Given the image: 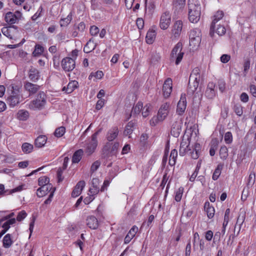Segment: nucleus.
<instances>
[{
    "label": "nucleus",
    "mask_w": 256,
    "mask_h": 256,
    "mask_svg": "<svg viewBox=\"0 0 256 256\" xmlns=\"http://www.w3.org/2000/svg\"><path fill=\"white\" fill-rule=\"evenodd\" d=\"M188 20L192 23L198 22L200 17L201 6L196 0L188 3Z\"/></svg>",
    "instance_id": "obj_1"
},
{
    "label": "nucleus",
    "mask_w": 256,
    "mask_h": 256,
    "mask_svg": "<svg viewBox=\"0 0 256 256\" xmlns=\"http://www.w3.org/2000/svg\"><path fill=\"white\" fill-rule=\"evenodd\" d=\"M182 50V44L179 42L174 46L170 52V60L171 62H174L176 65L180 64L184 55Z\"/></svg>",
    "instance_id": "obj_2"
},
{
    "label": "nucleus",
    "mask_w": 256,
    "mask_h": 256,
    "mask_svg": "<svg viewBox=\"0 0 256 256\" xmlns=\"http://www.w3.org/2000/svg\"><path fill=\"white\" fill-rule=\"evenodd\" d=\"M199 29L195 28L190 30L189 35L190 45L193 48H197L201 42V34Z\"/></svg>",
    "instance_id": "obj_3"
},
{
    "label": "nucleus",
    "mask_w": 256,
    "mask_h": 256,
    "mask_svg": "<svg viewBox=\"0 0 256 256\" xmlns=\"http://www.w3.org/2000/svg\"><path fill=\"white\" fill-rule=\"evenodd\" d=\"M102 132V128L98 130L91 137L90 141L88 143L85 152L88 156L91 155L95 150L98 146L97 136Z\"/></svg>",
    "instance_id": "obj_4"
},
{
    "label": "nucleus",
    "mask_w": 256,
    "mask_h": 256,
    "mask_svg": "<svg viewBox=\"0 0 256 256\" xmlns=\"http://www.w3.org/2000/svg\"><path fill=\"white\" fill-rule=\"evenodd\" d=\"M22 16V14L19 10H16L14 12H9L6 14L4 20L7 23L12 24L18 22Z\"/></svg>",
    "instance_id": "obj_5"
},
{
    "label": "nucleus",
    "mask_w": 256,
    "mask_h": 256,
    "mask_svg": "<svg viewBox=\"0 0 256 256\" xmlns=\"http://www.w3.org/2000/svg\"><path fill=\"white\" fill-rule=\"evenodd\" d=\"M224 14L222 11L218 10L214 15V19L212 20L210 30V36L212 38H214V30L216 27V24L219 20L222 19L224 17Z\"/></svg>",
    "instance_id": "obj_6"
},
{
    "label": "nucleus",
    "mask_w": 256,
    "mask_h": 256,
    "mask_svg": "<svg viewBox=\"0 0 256 256\" xmlns=\"http://www.w3.org/2000/svg\"><path fill=\"white\" fill-rule=\"evenodd\" d=\"M171 22V14L169 12H163L161 16L160 26L162 29L166 30L169 26Z\"/></svg>",
    "instance_id": "obj_7"
},
{
    "label": "nucleus",
    "mask_w": 256,
    "mask_h": 256,
    "mask_svg": "<svg viewBox=\"0 0 256 256\" xmlns=\"http://www.w3.org/2000/svg\"><path fill=\"white\" fill-rule=\"evenodd\" d=\"M62 66L64 71L70 72L75 68L76 62L73 58L66 57L62 59Z\"/></svg>",
    "instance_id": "obj_8"
},
{
    "label": "nucleus",
    "mask_w": 256,
    "mask_h": 256,
    "mask_svg": "<svg viewBox=\"0 0 256 256\" xmlns=\"http://www.w3.org/2000/svg\"><path fill=\"white\" fill-rule=\"evenodd\" d=\"M190 138L188 136L186 138L184 136L180 144L179 150V154L181 156H184L190 149L189 148L190 144Z\"/></svg>",
    "instance_id": "obj_9"
},
{
    "label": "nucleus",
    "mask_w": 256,
    "mask_h": 256,
    "mask_svg": "<svg viewBox=\"0 0 256 256\" xmlns=\"http://www.w3.org/2000/svg\"><path fill=\"white\" fill-rule=\"evenodd\" d=\"M186 107V96L184 94H182L180 96V100L178 101L176 112L178 114L182 116L185 112Z\"/></svg>",
    "instance_id": "obj_10"
},
{
    "label": "nucleus",
    "mask_w": 256,
    "mask_h": 256,
    "mask_svg": "<svg viewBox=\"0 0 256 256\" xmlns=\"http://www.w3.org/2000/svg\"><path fill=\"white\" fill-rule=\"evenodd\" d=\"M28 78L30 81L36 82L40 78V72L38 69L33 66H30L28 70Z\"/></svg>",
    "instance_id": "obj_11"
},
{
    "label": "nucleus",
    "mask_w": 256,
    "mask_h": 256,
    "mask_svg": "<svg viewBox=\"0 0 256 256\" xmlns=\"http://www.w3.org/2000/svg\"><path fill=\"white\" fill-rule=\"evenodd\" d=\"M186 5V0H174L172 2V10L175 14L182 12Z\"/></svg>",
    "instance_id": "obj_12"
},
{
    "label": "nucleus",
    "mask_w": 256,
    "mask_h": 256,
    "mask_svg": "<svg viewBox=\"0 0 256 256\" xmlns=\"http://www.w3.org/2000/svg\"><path fill=\"white\" fill-rule=\"evenodd\" d=\"M170 110V104L168 102L163 104L160 107L158 116L160 121H163L168 115Z\"/></svg>",
    "instance_id": "obj_13"
},
{
    "label": "nucleus",
    "mask_w": 256,
    "mask_h": 256,
    "mask_svg": "<svg viewBox=\"0 0 256 256\" xmlns=\"http://www.w3.org/2000/svg\"><path fill=\"white\" fill-rule=\"evenodd\" d=\"M172 80L168 78L164 82L162 86L163 94L165 98L170 96L172 91Z\"/></svg>",
    "instance_id": "obj_14"
},
{
    "label": "nucleus",
    "mask_w": 256,
    "mask_h": 256,
    "mask_svg": "<svg viewBox=\"0 0 256 256\" xmlns=\"http://www.w3.org/2000/svg\"><path fill=\"white\" fill-rule=\"evenodd\" d=\"M183 24L180 20L176 21L172 26V34L175 38H178L182 31Z\"/></svg>",
    "instance_id": "obj_15"
},
{
    "label": "nucleus",
    "mask_w": 256,
    "mask_h": 256,
    "mask_svg": "<svg viewBox=\"0 0 256 256\" xmlns=\"http://www.w3.org/2000/svg\"><path fill=\"white\" fill-rule=\"evenodd\" d=\"M24 88L26 90L29 92L30 95H32L35 94L38 90L40 86L29 82H24Z\"/></svg>",
    "instance_id": "obj_16"
},
{
    "label": "nucleus",
    "mask_w": 256,
    "mask_h": 256,
    "mask_svg": "<svg viewBox=\"0 0 256 256\" xmlns=\"http://www.w3.org/2000/svg\"><path fill=\"white\" fill-rule=\"evenodd\" d=\"M115 156L112 154L110 148V144L108 142L103 147L102 150V156L106 160H112V158Z\"/></svg>",
    "instance_id": "obj_17"
},
{
    "label": "nucleus",
    "mask_w": 256,
    "mask_h": 256,
    "mask_svg": "<svg viewBox=\"0 0 256 256\" xmlns=\"http://www.w3.org/2000/svg\"><path fill=\"white\" fill-rule=\"evenodd\" d=\"M118 133L119 130L118 126H113L108 131L106 138L108 142H112L117 138Z\"/></svg>",
    "instance_id": "obj_18"
},
{
    "label": "nucleus",
    "mask_w": 256,
    "mask_h": 256,
    "mask_svg": "<svg viewBox=\"0 0 256 256\" xmlns=\"http://www.w3.org/2000/svg\"><path fill=\"white\" fill-rule=\"evenodd\" d=\"M216 84L212 82H210L207 86L205 92L206 96L210 99L213 98L216 94V90L215 89Z\"/></svg>",
    "instance_id": "obj_19"
},
{
    "label": "nucleus",
    "mask_w": 256,
    "mask_h": 256,
    "mask_svg": "<svg viewBox=\"0 0 256 256\" xmlns=\"http://www.w3.org/2000/svg\"><path fill=\"white\" fill-rule=\"evenodd\" d=\"M22 98L23 97L8 96L6 98V102L10 107L14 108L22 102Z\"/></svg>",
    "instance_id": "obj_20"
},
{
    "label": "nucleus",
    "mask_w": 256,
    "mask_h": 256,
    "mask_svg": "<svg viewBox=\"0 0 256 256\" xmlns=\"http://www.w3.org/2000/svg\"><path fill=\"white\" fill-rule=\"evenodd\" d=\"M46 104V102H41L40 100L35 99L30 102L28 107L32 110H40L44 108Z\"/></svg>",
    "instance_id": "obj_21"
},
{
    "label": "nucleus",
    "mask_w": 256,
    "mask_h": 256,
    "mask_svg": "<svg viewBox=\"0 0 256 256\" xmlns=\"http://www.w3.org/2000/svg\"><path fill=\"white\" fill-rule=\"evenodd\" d=\"M52 186L51 184H48L45 186H42L37 190V196L38 197H42L45 196L48 192L52 190Z\"/></svg>",
    "instance_id": "obj_22"
},
{
    "label": "nucleus",
    "mask_w": 256,
    "mask_h": 256,
    "mask_svg": "<svg viewBox=\"0 0 256 256\" xmlns=\"http://www.w3.org/2000/svg\"><path fill=\"white\" fill-rule=\"evenodd\" d=\"M10 93L9 96H14L17 97H22L21 93L20 87L16 84H13L10 86Z\"/></svg>",
    "instance_id": "obj_23"
},
{
    "label": "nucleus",
    "mask_w": 256,
    "mask_h": 256,
    "mask_svg": "<svg viewBox=\"0 0 256 256\" xmlns=\"http://www.w3.org/2000/svg\"><path fill=\"white\" fill-rule=\"evenodd\" d=\"M138 230L137 226H134L128 232V234L126 236L124 239V242L125 244H128L133 238L135 236Z\"/></svg>",
    "instance_id": "obj_24"
},
{
    "label": "nucleus",
    "mask_w": 256,
    "mask_h": 256,
    "mask_svg": "<svg viewBox=\"0 0 256 256\" xmlns=\"http://www.w3.org/2000/svg\"><path fill=\"white\" fill-rule=\"evenodd\" d=\"M87 226L92 229L95 230L98 228V224L97 218L92 216H89L86 220Z\"/></svg>",
    "instance_id": "obj_25"
},
{
    "label": "nucleus",
    "mask_w": 256,
    "mask_h": 256,
    "mask_svg": "<svg viewBox=\"0 0 256 256\" xmlns=\"http://www.w3.org/2000/svg\"><path fill=\"white\" fill-rule=\"evenodd\" d=\"M136 122L135 120H132L129 122L124 129V134L125 136L130 135L132 134L134 129L136 128Z\"/></svg>",
    "instance_id": "obj_26"
},
{
    "label": "nucleus",
    "mask_w": 256,
    "mask_h": 256,
    "mask_svg": "<svg viewBox=\"0 0 256 256\" xmlns=\"http://www.w3.org/2000/svg\"><path fill=\"white\" fill-rule=\"evenodd\" d=\"M181 124L178 122H174L172 126L170 133L174 137L178 138L181 132Z\"/></svg>",
    "instance_id": "obj_27"
},
{
    "label": "nucleus",
    "mask_w": 256,
    "mask_h": 256,
    "mask_svg": "<svg viewBox=\"0 0 256 256\" xmlns=\"http://www.w3.org/2000/svg\"><path fill=\"white\" fill-rule=\"evenodd\" d=\"M78 86V82L76 80L70 82L66 87L64 86L62 88V91H65L67 94L72 93Z\"/></svg>",
    "instance_id": "obj_28"
},
{
    "label": "nucleus",
    "mask_w": 256,
    "mask_h": 256,
    "mask_svg": "<svg viewBox=\"0 0 256 256\" xmlns=\"http://www.w3.org/2000/svg\"><path fill=\"white\" fill-rule=\"evenodd\" d=\"M99 180L96 178H94L92 180V187L89 190V192L92 195H96L99 192L98 187Z\"/></svg>",
    "instance_id": "obj_29"
},
{
    "label": "nucleus",
    "mask_w": 256,
    "mask_h": 256,
    "mask_svg": "<svg viewBox=\"0 0 256 256\" xmlns=\"http://www.w3.org/2000/svg\"><path fill=\"white\" fill-rule=\"evenodd\" d=\"M204 210L207 213L208 217L209 218H212L214 217L215 210L214 208L211 206L208 202H206L204 206Z\"/></svg>",
    "instance_id": "obj_30"
},
{
    "label": "nucleus",
    "mask_w": 256,
    "mask_h": 256,
    "mask_svg": "<svg viewBox=\"0 0 256 256\" xmlns=\"http://www.w3.org/2000/svg\"><path fill=\"white\" fill-rule=\"evenodd\" d=\"M154 2L153 1H150L149 2H146L145 14L150 16L152 15L155 8Z\"/></svg>",
    "instance_id": "obj_31"
},
{
    "label": "nucleus",
    "mask_w": 256,
    "mask_h": 256,
    "mask_svg": "<svg viewBox=\"0 0 256 256\" xmlns=\"http://www.w3.org/2000/svg\"><path fill=\"white\" fill-rule=\"evenodd\" d=\"M46 140L47 138L45 136H40L35 140V146L38 148H42L44 146Z\"/></svg>",
    "instance_id": "obj_32"
},
{
    "label": "nucleus",
    "mask_w": 256,
    "mask_h": 256,
    "mask_svg": "<svg viewBox=\"0 0 256 256\" xmlns=\"http://www.w3.org/2000/svg\"><path fill=\"white\" fill-rule=\"evenodd\" d=\"M142 102H138L132 108L131 113L127 118V120H128L132 116V114L133 115H136L139 114L142 108Z\"/></svg>",
    "instance_id": "obj_33"
},
{
    "label": "nucleus",
    "mask_w": 256,
    "mask_h": 256,
    "mask_svg": "<svg viewBox=\"0 0 256 256\" xmlns=\"http://www.w3.org/2000/svg\"><path fill=\"white\" fill-rule=\"evenodd\" d=\"M13 243L10 234H6L3 238L2 245L4 248H9Z\"/></svg>",
    "instance_id": "obj_34"
},
{
    "label": "nucleus",
    "mask_w": 256,
    "mask_h": 256,
    "mask_svg": "<svg viewBox=\"0 0 256 256\" xmlns=\"http://www.w3.org/2000/svg\"><path fill=\"white\" fill-rule=\"evenodd\" d=\"M84 151L82 149H79L76 151L72 157V163H78L81 160Z\"/></svg>",
    "instance_id": "obj_35"
},
{
    "label": "nucleus",
    "mask_w": 256,
    "mask_h": 256,
    "mask_svg": "<svg viewBox=\"0 0 256 256\" xmlns=\"http://www.w3.org/2000/svg\"><path fill=\"white\" fill-rule=\"evenodd\" d=\"M218 140L217 139L212 140L210 142V156H214L216 151L218 149Z\"/></svg>",
    "instance_id": "obj_36"
},
{
    "label": "nucleus",
    "mask_w": 256,
    "mask_h": 256,
    "mask_svg": "<svg viewBox=\"0 0 256 256\" xmlns=\"http://www.w3.org/2000/svg\"><path fill=\"white\" fill-rule=\"evenodd\" d=\"M223 167L224 164H220L217 166L212 176V178L213 180H216L220 176L221 174Z\"/></svg>",
    "instance_id": "obj_37"
},
{
    "label": "nucleus",
    "mask_w": 256,
    "mask_h": 256,
    "mask_svg": "<svg viewBox=\"0 0 256 256\" xmlns=\"http://www.w3.org/2000/svg\"><path fill=\"white\" fill-rule=\"evenodd\" d=\"M44 48L40 44H36L34 50L32 52V56L34 57L40 56L44 52Z\"/></svg>",
    "instance_id": "obj_38"
},
{
    "label": "nucleus",
    "mask_w": 256,
    "mask_h": 256,
    "mask_svg": "<svg viewBox=\"0 0 256 256\" xmlns=\"http://www.w3.org/2000/svg\"><path fill=\"white\" fill-rule=\"evenodd\" d=\"M156 38V32L154 30H149L146 34V40L148 44H152L154 42Z\"/></svg>",
    "instance_id": "obj_39"
},
{
    "label": "nucleus",
    "mask_w": 256,
    "mask_h": 256,
    "mask_svg": "<svg viewBox=\"0 0 256 256\" xmlns=\"http://www.w3.org/2000/svg\"><path fill=\"white\" fill-rule=\"evenodd\" d=\"M219 154L220 158L223 160H226L228 158V155L227 147L224 145L221 146Z\"/></svg>",
    "instance_id": "obj_40"
},
{
    "label": "nucleus",
    "mask_w": 256,
    "mask_h": 256,
    "mask_svg": "<svg viewBox=\"0 0 256 256\" xmlns=\"http://www.w3.org/2000/svg\"><path fill=\"white\" fill-rule=\"evenodd\" d=\"M22 148L24 153L29 154L32 151L34 146L32 144L28 142H24L22 144Z\"/></svg>",
    "instance_id": "obj_41"
},
{
    "label": "nucleus",
    "mask_w": 256,
    "mask_h": 256,
    "mask_svg": "<svg viewBox=\"0 0 256 256\" xmlns=\"http://www.w3.org/2000/svg\"><path fill=\"white\" fill-rule=\"evenodd\" d=\"M226 29L223 25L216 24L214 32H216L218 36H222L225 34Z\"/></svg>",
    "instance_id": "obj_42"
},
{
    "label": "nucleus",
    "mask_w": 256,
    "mask_h": 256,
    "mask_svg": "<svg viewBox=\"0 0 256 256\" xmlns=\"http://www.w3.org/2000/svg\"><path fill=\"white\" fill-rule=\"evenodd\" d=\"M16 26H12L10 27H4L2 28V32L4 35L8 37L10 39L12 38V35L11 34V29L12 28H15Z\"/></svg>",
    "instance_id": "obj_43"
},
{
    "label": "nucleus",
    "mask_w": 256,
    "mask_h": 256,
    "mask_svg": "<svg viewBox=\"0 0 256 256\" xmlns=\"http://www.w3.org/2000/svg\"><path fill=\"white\" fill-rule=\"evenodd\" d=\"M160 55L159 53L156 52H154L151 53L150 60L152 64H156L160 61Z\"/></svg>",
    "instance_id": "obj_44"
},
{
    "label": "nucleus",
    "mask_w": 256,
    "mask_h": 256,
    "mask_svg": "<svg viewBox=\"0 0 256 256\" xmlns=\"http://www.w3.org/2000/svg\"><path fill=\"white\" fill-rule=\"evenodd\" d=\"M17 114L18 118L21 120H26L29 116L28 112L24 110H19Z\"/></svg>",
    "instance_id": "obj_45"
},
{
    "label": "nucleus",
    "mask_w": 256,
    "mask_h": 256,
    "mask_svg": "<svg viewBox=\"0 0 256 256\" xmlns=\"http://www.w3.org/2000/svg\"><path fill=\"white\" fill-rule=\"evenodd\" d=\"M72 19V16L70 14H69L66 18L62 19L60 21V25L61 26H67L71 22Z\"/></svg>",
    "instance_id": "obj_46"
},
{
    "label": "nucleus",
    "mask_w": 256,
    "mask_h": 256,
    "mask_svg": "<svg viewBox=\"0 0 256 256\" xmlns=\"http://www.w3.org/2000/svg\"><path fill=\"white\" fill-rule=\"evenodd\" d=\"M66 132V128L64 126L59 127L55 130L54 136L57 138L62 136Z\"/></svg>",
    "instance_id": "obj_47"
},
{
    "label": "nucleus",
    "mask_w": 256,
    "mask_h": 256,
    "mask_svg": "<svg viewBox=\"0 0 256 256\" xmlns=\"http://www.w3.org/2000/svg\"><path fill=\"white\" fill-rule=\"evenodd\" d=\"M184 192V188L180 187L176 192L175 200L177 202L180 201Z\"/></svg>",
    "instance_id": "obj_48"
},
{
    "label": "nucleus",
    "mask_w": 256,
    "mask_h": 256,
    "mask_svg": "<svg viewBox=\"0 0 256 256\" xmlns=\"http://www.w3.org/2000/svg\"><path fill=\"white\" fill-rule=\"evenodd\" d=\"M234 110L238 116H242L243 114L242 107L240 104H236L234 106Z\"/></svg>",
    "instance_id": "obj_49"
},
{
    "label": "nucleus",
    "mask_w": 256,
    "mask_h": 256,
    "mask_svg": "<svg viewBox=\"0 0 256 256\" xmlns=\"http://www.w3.org/2000/svg\"><path fill=\"white\" fill-rule=\"evenodd\" d=\"M224 142L226 144H230L233 140L232 135L231 132H226L224 136Z\"/></svg>",
    "instance_id": "obj_50"
},
{
    "label": "nucleus",
    "mask_w": 256,
    "mask_h": 256,
    "mask_svg": "<svg viewBox=\"0 0 256 256\" xmlns=\"http://www.w3.org/2000/svg\"><path fill=\"white\" fill-rule=\"evenodd\" d=\"M38 185L40 186H45L49 184V178L47 176H41L38 178Z\"/></svg>",
    "instance_id": "obj_51"
},
{
    "label": "nucleus",
    "mask_w": 256,
    "mask_h": 256,
    "mask_svg": "<svg viewBox=\"0 0 256 256\" xmlns=\"http://www.w3.org/2000/svg\"><path fill=\"white\" fill-rule=\"evenodd\" d=\"M120 147V144L118 142H114L112 146H110L111 150L112 151V154H114L115 156H116V154L118 152V150Z\"/></svg>",
    "instance_id": "obj_52"
},
{
    "label": "nucleus",
    "mask_w": 256,
    "mask_h": 256,
    "mask_svg": "<svg viewBox=\"0 0 256 256\" xmlns=\"http://www.w3.org/2000/svg\"><path fill=\"white\" fill-rule=\"evenodd\" d=\"M46 94L44 92H40L36 96V99L40 100L41 102H46Z\"/></svg>",
    "instance_id": "obj_53"
},
{
    "label": "nucleus",
    "mask_w": 256,
    "mask_h": 256,
    "mask_svg": "<svg viewBox=\"0 0 256 256\" xmlns=\"http://www.w3.org/2000/svg\"><path fill=\"white\" fill-rule=\"evenodd\" d=\"M104 76V74L102 71L98 70L94 73H91L89 76V79H91L92 76L95 77L97 79H100Z\"/></svg>",
    "instance_id": "obj_54"
},
{
    "label": "nucleus",
    "mask_w": 256,
    "mask_h": 256,
    "mask_svg": "<svg viewBox=\"0 0 256 256\" xmlns=\"http://www.w3.org/2000/svg\"><path fill=\"white\" fill-rule=\"evenodd\" d=\"M250 67V60L249 59H247L245 60L244 64V71L243 74L244 76H246L248 73V70Z\"/></svg>",
    "instance_id": "obj_55"
},
{
    "label": "nucleus",
    "mask_w": 256,
    "mask_h": 256,
    "mask_svg": "<svg viewBox=\"0 0 256 256\" xmlns=\"http://www.w3.org/2000/svg\"><path fill=\"white\" fill-rule=\"evenodd\" d=\"M244 218H245V215L244 214H242V216L240 215L238 216V219H237V221H236V224L235 228H236V226H239L240 230L241 226H242V224H243V222H244Z\"/></svg>",
    "instance_id": "obj_56"
},
{
    "label": "nucleus",
    "mask_w": 256,
    "mask_h": 256,
    "mask_svg": "<svg viewBox=\"0 0 256 256\" xmlns=\"http://www.w3.org/2000/svg\"><path fill=\"white\" fill-rule=\"evenodd\" d=\"M218 86L219 90L223 92H224L226 89V82L222 80H219L218 82Z\"/></svg>",
    "instance_id": "obj_57"
},
{
    "label": "nucleus",
    "mask_w": 256,
    "mask_h": 256,
    "mask_svg": "<svg viewBox=\"0 0 256 256\" xmlns=\"http://www.w3.org/2000/svg\"><path fill=\"white\" fill-rule=\"evenodd\" d=\"M255 182V173L254 172H252L248 176V186H252Z\"/></svg>",
    "instance_id": "obj_58"
},
{
    "label": "nucleus",
    "mask_w": 256,
    "mask_h": 256,
    "mask_svg": "<svg viewBox=\"0 0 256 256\" xmlns=\"http://www.w3.org/2000/svg\"><path fill=\"white\" fill-rule=\"evenodd\" d=\"M26 212L24 210H22L18 214L16 220L18 222H20L26 217Z\"/></svg>",
    "instance_id": "obj_59"
},
{
    "label": "nucleus",
    "mask_w": 256,
    "mask_h": 256,
    "mask_svg": "<svg viewBox=\"0 0 256 256\" xmlns=\"http://www.w3.org/2000/svg\"><path fill=\"white\" fill-rule=\"evenodd\" d=\"M168 177L167 176L166 174H165L162 177V182L160 184V187L161 188L162 190H163L168 180Z\"/></svg>",
    "instance_id": "obj_60"
},
{
    "label": "nucleus",
    "mask_w": 256,
    "mask_h": 256,
    "mask_svg": "<svg viewBox=\"0 0 256 256\" xmlns=\"http://www.w3.org/2000/svg\"><path fill=\"white\" fill-rule=\"evenodd\" d=\"M104 104V99H99L96 105V110H100Z\"/></svg>",
    "instance_id": "obj_61"
},
{
    "label": "nucleus",
    "mask_w": 256,
    "mask_h": 256,
    "mask_svg": "<svg viewBox=\"0 0 256 256\" xmlns=\"http://www.w3.org/2000/svg\"><path fill=\"white\" fill-rule=\"evenodd\" d=\"M43 10V8L42 6H40L37 12L32 17V20H37L41 15V12Z\"/></svg>",
    "instance_id": "obj_62"
},
{
    "label": "nucleus",
    "mask_w": 256,
    "mask_h": 256,
    "mask_svg": "<svg viewBox=\"0 0 256 256\" xmlns=\"http://www.w3.org/2000/svg\"><path fill=\"white\" fill-rule=\"evenodd\" d=\"M100 166V162L96 160L94 162L90 168V172H94L96 171Z\"/></svg>",
    "instance_id": "obj_63"
},
{
    "label": "nucleus",
    "mask_w": 256,
    "mask_h": 256,
    "mask_svg": "<svg viewBox=\"0 0 256 256\" xmlns=\"http://www.w3.org/2000/svg\"><path fill=\"white\" fill-rule=\"evenodd\" d=\"M99 32V28L95 26H90V33L92 36H95L98 34Z\"/></svg>",
    "instance_id": "obj_64"
}]
</instances>
